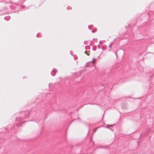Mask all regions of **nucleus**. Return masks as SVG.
Returning a JSON list of instances; mask_svg holds the SVG:
<instances>
[{
  "mask_svg": "<svg viewBox=\"0 0 154 154\" xmlns=\"http://www.w3.org/2000/svg\"><path fill=\"white\" fill-rule=\"evenodd\" d=\"M99 147H101V148H103V147H102V146H100Z\"/></svg>",
  "mask_w": 154,
  "mask_h": 154,
  "instance_id": "nucleus-23",
  "label": "nucleus"
},
{
  "mask_svg": "<svg viewBox=\"0 0 154 154\" xmlns=\"http://www.w3.org/2000/svg\"><path fill=\"white\" fill-rule=\"evenodd\" d=\"M87 66H88V64H87L86 65H85Z\"/></svg>",
  "mask_w": 154,
  "mask_h": 154,
  "instance_id": "nucleus-18",
  "label": "nucleus"
},
{
  "mask_svg": "<svg viewBox=\"0 0 154 154\" xmlns=\"http://www.w3.org/2000/svg\"><path fill=\"white\" fill-rule=\"evenodd\" d=\"M26 0H21V1L22 2V3H23Z\"/></svg>",
  "mask_w": 154,
  "mask_h": 154,
  "instance_id": "nucleus-12",
  "label": "nucleus"
},
{
  "mask_svg": "<svg viewBox=\"0 0 154 154\" xmlns=\"http://www.w3.org/2000/svg\"><path fill=\"white\" fill-rule=\"evenodd\" d=\"M113 125H108V126H113Z\"/></svg>",
  "mask_w": 154,
  "mask_h": 154,
  "instance_id": "nucleus-17",
  "label": "nucleus"
},
{
  "mask_svg": "<svg viewBox=\"0 0 154 154\" xmlns=\"http://www.w3.org/2000/svg\"><path fill=\"white\" fill-rule=\"evenodd\" d=\"M96 129H97V128H96V129L95 130H94V132H95V131H96Z\"/></svg>",
  "mask_w": 154,
  "mask_h": 154,
  "instance_id": "nucleus-21",
  "label": "nucleus"
},
{
  "mask_svg": "<svg viewBox=\"0 0 154 154\" xmlns=\"http://www.w3.org/2000/svg\"><path fill=\"white\" fill-rule=\"evenodd\" d=\"M115 54H116V56H117V54H116V53H115Z\"/></svg>",
  "mask_w": 154,
  "mask_h": 154,
  "instance_id": "nucleus-24",
  "label": "nucleus"
},
{
  "mask_svg": "<svg viewBox=\"0 0 154 154\" xmlns=\"http://www.w3.org/2000/svg\"><path fill=\"white\" fill-rule=\"evenodd\" d=\"M22 119H21V118H20L19 119V118H18L17 117L16 118V121H20Z\"/></svg>",
  "mask_w": 154,
  "mask_h": 154,
  "instance_id": "nucleus-8",
  "label": "nucleus"
},
{
  "mask_svg": "<svg viewBox=\"0 0 154 154\" xmlns=\"http://www.w3.org/2000/svg\"><path fill=\"white\" fill-rule=\"evenodd\" d=\"M99 43L101 45L102 44V42L101 41H99Z\"/></svg>",
  "mask_w": 154,
  "mask_h": 154,
  "instance_id": "nucleus-13",
  "label": "nucleus"
},
{
  "mask_svg": "<svg viewBox=\"0 0 154 154\" xmlns=\"http://www.w3.org/2000/svg\"><path fill=\"white\" fill-rule=\"evenodd\" d=\"M26 112V114L25 116V118H27L28 116V115L29 114V111H26L25 112Z\"/></svg>",
  "mask_w": 154,
  "mask_h": 154,
  "instance_id": "nucleus-2",
  "label": "nucleus"
},
{
  "mask_svg": "<svg viewBox=\"0 0 154 154\" xmlns=\"http://www.w3.org/2000/svg\"><path fill=\"white\" fill-rule=\"evenodd\" d=\"M113 42H112V43H111L110 44V45H109V48H112V45H113Z\"/></svg>",
  "mask_w": 154,
  "mask_h": 154,
  "instance_id": "nucleus-7",
  "label": "nucleus"
},
{
  "mask_svg": "<svg viewBox=\"0 0 154 154\" xmlns=\"http://www.w3.org/2000/svg\"><path fill=\"white\" fill-rule=\"evenodd\" d=\"M74 59L75 60H76V59H75V58H74Z\"/></svg>",
  "mask_w": 154,
  "mask_h": 154,
  "instance_id": "nucleus-26",
  "label": "nucleus"
},
{
  "mask_svg": "<svg viewBox=\"0 0 154 154\" xmlns=\"http://www.w3.org/2000/svg\"><path fill=\"white\" fill-rule=\"evenodd\" d=\"M10 18V17L9 16L6 17H5L4 19L5 20H9Z\"/></svg>",
  "mask_w": 154,
  "mask_h": 154,
  "instance_id": "nucleus-3",
  "label": "nucleus"
},
{
  "mask_svg": "<svg viewBox=\"0 0 154 154\" xmlns=\"http://www.w3.org/2000/svg\"><path fill=\"white\" fill-rule=\"evenodd\" d=\"M37 37H41L42 36V35H41V33H38L37 35Z\"/></svg>",
  "mask_w": 154,
  "mask_h": 154,
  "instance_id": "nucleus-5",
  "label": "nucleus"
},
{
  "mask_svg": "<svg viewBox=\"0 0 154 154\" xmlns=\"http://www.w3.org/2000/svg\"><path fill=\"white\" fill-rule=\"evenodd\" d=\"M57 72V70L56 69H54L51 72V75L53 76H54L55 75V74L56 72Z\"/></svg>",
  "mask_w": 154,
  "mask_h": 154,
  "instance_id": "nucleus-1",
  "label": "nucleus"
},
{
  "mask_svg": "<svg viewBox=\"0 0 154 154\" xmlns=\"http://www.w3.org/2000/svg\"><path fill=\"white\" fill-rule=\"evenodd\" d=\"M98 49H100V46L99 45H98Z\"/></svg>",
  "mask_w": 154,
  "mask_h": 154,
  "instance_id": "nucleus-14",
  "label": "nucleus"
},
{
  "mask_svg": "<svg viewBox=\"0 0 154 154\" xmlns=\"http://www.w3.org/2000/svg\"><path fill=\"white\" fill-rule=\"evenodd\" d=\"M93 26L92 25H90L88 26V28L89 29H91Z\"/></svg>",
  "mask_w": 154,
  "mask_h": 154,
  "instance_id": "nucleus-9",
  "label": "nucleus"
},
{
  "mask_svg": "<svg viewBox=\"0 0 154 154\" xmlns=\"http://www.w3.org/2000/svg\"><path fill=\"white\" fill-rule=\"evenodd\" d=\"M20 8L22 9H23L25 8H26L24 6H20Z\"/></svg>",
  "mask_w": 154,
  "mask_h": 154,
  "instance_id": "nucleus-10",
  "label": "nucleus"
},
{
  "mask_svg": "<svg viewBox=\"0 0 154 154\" xmlns=\"http://www.w3.org/2000/svg\"><path fill=\"white\" fill-rule=\"evenodd\" d=\"M87 55H89L88 54H87Z\"/></svg>",
  "mask_w": 154,
  "mask_h": 154,
  "instance_id": "nucleus-27",
  "label": "nucleus"
},
{
  "mask_svg": "<svg viewBox=\"0 0 154 154\" xmlns=\"http://www.w3.org/2000/svg\"><path fill=\"white\" fill-rule=\"evenodd\" d=\"M102 49H103V46L102 47Z\"/></svg>",
  "mask_w": 154,
  "mask_h": 154,
  "instance_id": "nucleus-25",
  "label": "nucleus"
},
{
  "mask_svg": "<svg viewBox=\"0 0 154 154\" xmlns=\"http://www.w3.org/2000/svg\"><path fill=\"white\" fill-rule=\"evenodd\" d=\"M87 53V51H85V53Z\"/></svg>",
  "mask_w": 154,
  "mask_h": 154,
  "instance_id": "nucleus-22",
  "label": "nucleus"
},
{
  "mask_svg": "<svg viewBox=\"0 0 154 154\" xmlns=\"http://www.w3.org/2000/svg\"><path fill=\"white\" fill-rule=\"evenodd\" d=\"M86 42L85 41L84 42V43L85 44H86Z\"/></svg>",
  "mask_w": 154,
  "mask_h": 154,
  "instance_id": "nucleus-19",
  "label": "nucleus"
},
{
  "mask_svg": "<svg viewBox=\"0 0 154 154\" xmlns=\"http://www.w3.org/2000/svg\"><path fill=\"white\" fill-rule=\"evenodd\" d=\"M92 32L93 33H94L95 32V31H94V30H92Z\"/></svg>",
  "mask_w": 154,
  "mask_h": 154,
  "instance_id": "nucleus-15",
  "label": "nucleus"
},
{
  "mask_svg": "<svg viewBox=\"0 0 154 154\" xmlns=\"http://www.w3.org/2000/svg\"><path fill=\"white\" fill-rule=\"evenodd\" d=\"M67 9L68 10H70L72 9V8L70 6H68L67 8Z\"/></svg>",
  "mask_w": 154,
  "mask_h": 154,
  "instance_id": "nucleus-11",
  "label": "nucleus"
},
{
  "mask_svg": "<svg viewBox=\"0 0 154 154\" xmlns=\"http://www.w3.org/2000/svg\"><path fill=\"white\" fill-rule=\"evenodd\" d=\"M19 125H20V124H17V125H17V126H18V127H19Z\"/></svg>",
  "mask_w": 154,
  "mask_h": 154,
  "instance_id": "nucleus-16",
  "label": "nucleus"
},
{
  "mask_svg": "<svg viewBox=\"0 0 154 154\" xmlns=\"http://www.w3.org/2000/svg\"><path fill=\"white\" fill-rule=\"evenodd\" d=\"M95 60H96V59L95 58H93L92 60L91 61L89 62V63L92 62L93 63H94L95 62Z\"/></svg>",
  "mask_w": 154,
  "mask_h": 154,
  "instance_id": "nucleus-4",
  "label": "nucleus"
},
{
  "mask_svg": "<svg viewBox=\"0 0 154 154\" xmlns=\"http://www.w3.org/2000/svg\"><path fill=\"white\" fill-rule=\"evenodd\" d=\"M92 49L94 51H96V46H94L92 48Z\"/></svg>",
  "mask_w": 154,
  "mask_h": 154,
  "instance_id": "nucleus-6",
  "label": "nucleus"
},
{
  "mask_svg": "<svg viewBox=\"0 0 154 154\" xmlns=\"http://www.w3.org/2000/svg\"><path fill=\"white\" fill-rule=\"evenodd\" d=\"M95 39V42H97V39H96V38Z\"/></svg>",
  "mask_w": 154,
  "mask_h": 154,
  "instance_id": "nucleus-20",
  "label": "nucleus"
}]
</instances>
